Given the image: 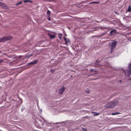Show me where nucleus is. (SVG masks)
Segmentation results:
<instances>
[{
	"label": "nucleus",
	"instance_id": "1",
	"mask_svg": "<svg viewBox=\"0 0 131 131\" xmlns=\"http://www.w3.org/2000/svg\"><path fill=\"white\" fill-rule=\"evenodd\" d=\"M118 102L117 101H113L108 103L104 106L106 108H113L118 104Z\"/></svg>",
	"mask_w": 131,
	"mask_h": 131
},
{
	"label": "nucleus",
	"instance_id": "2",
	"mask_svg": "<svg viewBox=\"0 0 131 131\" xmlns=\"http://www.w3.org/2000/svg\"><path fill=\"white\" fill-rule=\"evenodd\" d=\"M12 38V36L3 37L0 38V42H4L7 40H9Z\"/></svg>",
	"mask_w": 131,
	"mask_h": 131
},
{
	"label": "nucleus",
	"instance_id": "3",
	"mask_svg": "<svg viewBox=\"0 0 131 131\" xmlns=\"http://www.w3.org/2000/svg\"><path fill=\"white\" fill-rule=\"evenodd\" d=\"M66 88L64 86H62V87L59 89V93L60 94H62Z\"/></svg>",
	"mask_w": 131,
	"mask_h": 131
},
{
	"label": "nucleus",
	"instance_id": "4",
	"mask_svg": "<svg viewBox=\"0 0 131 131\" xmlns=\"http://www.w3.org/2000/svg\"><path fill=\"white\" fill-rule=\"evenodd\" d=\"M54 34H53L51 33H48V35L51 38H54L55 37L56 35V33H54Z\"/></svg>",
	"mask_w": 131,
	"mask_h": 131
},
{
	"label": "nucleus",
	"instance_id": "5",
	"mask_svg": "<svg viewBox=\"0 0 131 131\" xmlns=\"http://www.w3.org/2000/svg\"><path fill=\"white\" fill-rule=\"evenodd\" d=\"M116 42H113L111 43V47L112 49L114 48L115 47L116 45Z\"/></svg>",
	"mask_w": 131,
	"mask_h": 131
},
{
	"label": "nucleus",
	"instance_id": "6",
	"mask_svg": "<svg viewBox=\"0 0 131 131\" xmlns=\"http://www.w3.org/2000/svg\"><path fill=\"white\" fill-rule=\"evenodd\" d=\"M0 6L4 9H6L7 8L6 5L1 2H0Z\"/></svg>",
	"mask_w": 131,
	"mask_h": 131
},
{
	"label": "nucleus",
	"instance_id": "7",
	"mask_svg": "<svg viewBox=\"0 0 131 131\" xmlns=\"http://www.w3.org/2000/svg\"><path fill=\"white\" fill-rule=\"evenodd\" d=\"M64 40L65 41L66 44H67V43L70 42V41L69 39H67L65 37L63 38Z\"/></svg>",
	"mask_w": 131,
	"mask_h": 131
},
{
	"label": "nucleus",
	"instance_id": "8",
	"mask_svg": "<svg viewBox=\"0 0 131 131\" xmlns=\"http://www.w3.org/2000/svg\"><path fill=\"white\" fill-rule=\"evenodd\" d=\"M116 32V30H111L110 32V34L111 35H113L115 34Z\"/></svg>",
	"mask_w": 131,
	"mask_h": 131
},
{
	"label": "nucleus",
	"instance_id": "9",
	"mask_svg": "<svg viewBox=\"0 0 131 131\" xmlns=\"http://www.w3.org/2000/svg\"><path fill=\"white\" fill-rule=\"evenodd\" d=\"M37 62V61L36 60H35L33 62H32L28 63V65H32V64H35Z\"/></svg>",
	"mask_w": 131,
	"mask_h": 131
},
{
	"label": "nucleus",
	"instance_id": "10",
	"mask_svg": "<svg viewBox=\"0 0 131 131\" xmlns=\"http://www.w3.org/2000/svg\"><path fill=\"white\" fill-rule=\"evenodd\" d=\"M91 112L92 113H93L94 114L93 115L94 116H97V115H99L100 114V113H97L96 112H93L92 111Z\"/></svg>",
	"mask_w": 131,
	"mask_h": 131
},
{
	"label": "nucleus",
	"instance_id": "11",
	"mask_svg": "<svg viewBox=\"0 0 131 131\" xmlns=\"http://www.w3.org/2000/svg\"><path fill=\"white\" fill-rule=\"evenodd\" d=\"M126 11L128 12H130L131 11V7L130 5L128 6V9Z\"/></svg>",
	"mask_w": 131,
	"mask_h": 131
},
{
	"label": "nucleus",
	"instance_id": "12",
	"mask_svg": "<svg viewBox=\"0 0 131 131\" xmlns=\"http://www.w3.org/2000/svg\"><path fill=\"white\" fill-rule=\"evenodd\" d=\"M126 72L127 73H128V76L130 75V72H131L130 70H126Z\"/></svg>",
	"mask_w": 131,
	"mask_h": 131
},
{
	"label": "nucleus",
	"instance_id": "13",
	"mask_svg": "<svg viewBox=\"0 0 131 131\" xmlns=\"http://www.w3.org/2000/svg\"><path fill=\"white\" fill-rule=\"evenodd\" d=\"M62 34H59L58 35V37L60 39H61L62 38Z\"/></svg>",
	"mask_w": 131,
	"mask_h": 131
},
{
	"label": "nucleus",
	"instance_id": "14",
	"mask_svg": "<svg viewBox=\"0 0 131 131\" xmlns=\"http://www.w3.org/2000/svg\"><path fill=\"white\" fill-rule=\"evenodd\" d=\"M120 114V113H119L116 112V113H112L111 114L112 115H117V114Z\"/></svg>",
	"mask_w": 131,
	"mask_h": 131
},
{
	"label": "nucleus",
	"instance_id": "15",
	"mask_svg": "<svg viewBox=\"0 0 131 131\" xmlns=\"http://www.w3.org/2000/svg\"><path fill=\"white\" fill-rule=\"evenodd\" d=\"M47 14L48 15V16H50V11L49 10H48L47 12Z\"/></svg>",
	"mask_w": 131,
	"mask_h": 131
},
{
	"label": "nucleus",
	"instance_id": "16",
	"mask_svg": "<svg viewBox=\"0 0 131 131\" xmlns=\"http://www.w3.org/2000/svg\"><path fill=\"white\" fill-rule=\"evenodd\" d=\"M99 3V2H91V3H95V4H98Z\"/></svg>",
	"mask_w": 131,
	"mask_h": 131
},
{
	"label": "nucleus",
	"instance_id": "17",
	"mask_svg": "<svg viewBox=\"0 0 131 131\" xmlns=\"http://www.w3.org/2000/svg\"><path fill=\"white\" fill-rule=\"evenodd\" d=\"M31 1H29V0H25V1H24V3H26V2H31Z\"/></svg>",
	"mask_w": 131,
	"mask_h": 131
},
{
	"label": "nucleus",
	"instance_id": "18",
	"mask_svg": "<svg viewBox=\"0 0 131 131\" xmlns=\"http://www.w3.org/2000/svg\"><path fill=\"white\" fill-rule=\"evenodd\" d=\"M22 3V2H21L19 3L16 4V5H19V4H21Z\"/></svg>",
	"mask_w": 131,
	"mask_h": 131
},
{
	"label": "nucleus",
	"instance_id": "19",
	"mask_svg": "<svg viewBox=\"0 0 131 131\" xmlns=\"http://www.w3.org/2000/svg\"><path fill=\"white\" fill-rule=\"evenodd\" d=\"M50 72L52 73H53L54 72V70L53 69H51L50 70Z\"/></svg>",
	"mask_w": 131,
	"mask_h": 131
},
{
	"label": "nucleus",
	"instance_id": "20",
	"mask_svg": "<svg viewBox=\"0 0 131 131\" xmlns=\"http://www.w3.org/2000/svg\"><path fill=\"white\" fill-rule=\"evenodd\" d=\"M82 128L83 130V131H87V129H85V128Z\"/></svg>",
	"mask_w": 131,
	"mask_h": 131
},
{
	"label": "nucleus",
	"instance_id": "21",
	"mask_svg": "<svg viewBox=\"0 0 131 131\" xmlns=\"http://www.w3.org/2000/svg\"><path fill=\"white\" fill-rule=\"evenodd\" d=\"M99 28L100 29H105V28L104 27H99Z\"/></svg>",
	"mask_w": 131,
	"mask_h": 131
},
{
	"label": "nucleus",
	"instance_id": "22",
	"mask_svg": "<svg viewBox=\"0 0 131 131\" xmlns=\"http://www.w3.org/2000/svg\"><path fill=\"white\" fill-rule=\"evenodd\" d=\"M111 51H110V53H112V52H113V49H112V48H111Z\"/></svg>",
	"mask_w": 131,
	"mask_h": 131
},
{
	"label": "nucleus",
	"instance_id": "23",
	"mask_svg": "<svg viewBox=\"0 0 131 131\" xmlns=\"http://www.w3.org/2000/svg\"><path fill=\"white\" fill-rule=\"evenodd\" d=\"M3 59H0V63L3 62Z\"/></svg>",
	"mask_w": 131,
	"mask_h": 131
},
{
	"label": "nucleus",
	"instance_id": "24",
	"mask_svg": "<svg viewBox=\"0 0 131 131\" xmlns=\"http://www.w3.org/2000/svg\"><path fill=\"white\" fill-rule=\"evenodd\" d=\"M129 69H131V63L129 65Z\"/></svg>",
	"mask_w": 131,
	"mask_h": 131
},
{
	"label": "nucleus",
	"instance_id": "25",
	"mask_svg": "<svg viewBox=\"0 0 131 131\" xmlns=\"http://www.w3.org/2000/svg\"><path fill=\"white\" fill-rule=\"evenodd\" d=\"M32 54H31L30 55H29L27 56V57L29 58L30 56H32Z\"/></svg>",
	"mask_w": 131,
	"mask_h": 131
},
{
	"label": "nucleus",
	"instance_id": "26",
	"mask_svg": "<svg viewBox=\"0 0 131 131\" xmlns=\"http://www.w3.org/2000/svg\"><path fill=\"white\" fill-rule=\"evenodd\" d=\"M48 17V20H50V17Z\"/></svg>",
	"mask_w": 131,
	"mask_h": 131
},
{
	"label": "nucleus",
	"instance_id": "27",
	"mask_svg": "<svg viewBox=\"0 0 131 131\" xmlns=\"http://www.w3.org/2000/svg\"><path fill=\"white\" fill-rule=\"evenodd\" d=\"M119 81L120 82H121V80H120Z\"/></svg>",
	"mask_w": 131,
	"mask_h": 131
},
{
	"label": "nucleus",
	"instance_id": "28",
	"mask_svg": "<svg viewBox=\"0 0 131 131\" xmlns=\"http://www.w3.org/2000/svg\"><path fill=\"white\" fill-rule=\"evenodd\" d=\"M130 72H130V75H131V70H130Z\"/></svg>",
	"mask_w": 131,
	"mask_h": 131
},
{
	"label": "nucleus",
	"instance_id": "29",
	"mask_svg": "<svg viewBox=\"0 0 131 131\" xmlns=\"http://www.w3.org/2000/svg\"><path fill=\"white\" fill-rule=\"evenodd\" d=\"M124 72H125V75H126V73L125 72V71H124Z\"/></svg>",
	"mask_w": 131,
	"mask_h": 131
},
{
	"label": "nucleus",
	"instance_id": "30",
	"mask_svg": "<svg viewBox=\"0 0 131 131\" xmlns=\"http://www.w3.org/2000/svg\"><path fill=\"white\" fill-rule=\"evenodd\" d=\"M130 80L131 81V79H130Z\"/></svg>",
	"mask_w": 131,
	"mask_h": 131
}]
</instances>
